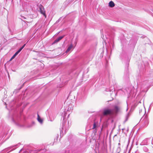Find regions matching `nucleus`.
Wrapping results in <instances>:
<instances>
[{"mask_svg":"<svg viewBox=\"0 0 153 153\" xmlns=\"http://www.w3.org/2000/svg\"><path fill=\"white\" fill-rule=\"evenodd\" d=\"M120 109V108L117 106H115L114 109L112 110L113 111H114L115 113H117L119 111Z\"/></svg>","mask_w":153,"mask_h":153,"instance_id":"nucleus-8","label":"nucleus"},{"mask_svg":"<svg viewBox=\"0 0 153 153\" xmlns=\"http://www.w3.org/2000/svg\"><path fill=\"white\" fill-rule=\"evenodd\" d=\"M72 150L68 148L64 151V153H72Z\"/></svg>","mask_w":153,"mask_h":153,"instance_id":"nucleus-11","label":"nucleus"},{"mask_svg":"<svg viewBox=\"0 0 153 153\" xmlns=\"http://www.w3.org/2000/svg\"><path fill=\"white\" fill-rule=\"evenodd\" d=\"M25 45V44H24L22 47L19 48V49L18 50V51L20 52L24 48Z\"/></svg>","mask_w":153,"mask_h":153,"instance_id":"nucleus-15","label":"nucleus"},{"mask_svg":"<svg viewBox=\"0 0 153 153\" xmlns=\"http://www.w3.org/2000/svg\"><path fill=\"white\" fill-rule=\"evenodd\" d=\"M12 121L14 122V123H16V121L14 120V118H12Z\"/></svg>","mask_w":153,"mask_h":153,"instance_id":"nucleus-19","label":"nucleus"},{"mask_svg":"<svg viewBox=\"0 0 153 153\" xmlns=\"http://www.w3.org/2000/svg\"><path fill=\"white\" fill-rule=\"evenodd\" d=\"M113 110L112 109L105 108L103 110V114L104 115H107L112 114Z\"/></svg>","mask_w":153,"mask_h":153,"instance_id":"nucleus-3","label":"nucleus"},{"mask_svg":"<svg viewBox=\"0 0 153 153\" xmlns=\"http://www.w3.org/2000/svg\"><path fill=\"white\" fill-rule=\"evenodd\" d=\"M15 57V56H14L13 55V56L11 57L10 59V61L11 60L14 59Z\"/></svg>","mask_w":153,"mask_h":153,"instance_id":"nucleus-17","label":"nucleus"},{"mask_svg":"<svg viewBox=\"0 0 153 153\" xmlns=\"http://www.w3.org/2000/svg\"><path fill=\"white\" fill-rule=\"evenodd\" d=\"M39 7L41 13L43 14L45 16V17L46 18V16L45 13V11L44 10V9L43 7L41 5H40L39 6Z\"/></svg>","mask_w":153,"mask_h":153,"instance_id":"nucleus-6","label":"nucleus"},{"mask_svg":"<svg viewBox=\"0 0 153 153\" xmlns=\"http://www.w3.org/2000/svg\"><path fill=\"white\" fill-rule=\"evenodd\" d=\"M73 45L72 44H71L69 46V47L67 49L66 51V53H67L69 51H70V50L72 49V48H73Z\"/></svg>","mask_w":153,"mask_h":153,"instance_id":"nucleus-9","label":"nucleus"},{"mask_svg":"<svg viewBox=\"0 0 153 153\" xmlns=\"http://www.w3.org/2000/svg\"><path fill=\"white\" fill-rule=\"evenodd\" d=\"M37 120H38V121L41 124L42 123L43 120L40 118V117L38 114V115H37Z\"/></svg>","mask_w":153,"mask_h":153,"instance_id":"nucleus-12","label":"nucleus"},{"mask_svg":"<svg viewBox=\"0 0 153 153\" xmlns=\"http://www.w3.org/2000/svg\"><path fill=\"white\" fill-rule=\"evenodd\" d=\"M70 114H68V117L69 116Z\"/></svg>","mask_w":153,"mask_h":153,"instance_id":"nucleus-23","label":"nucleus"},{"mask_svg":"<svg viewBox=\"0 0 153 153\" xmlns=\"http://www.w3.org/2000/svg\"><path fill=\"white\" fill-rule=\"evenodd\" d=\"M151 140L149 138H146L143 141L141 144L142 145H148Z\"/></svg>","mask_w":153,"mask_h":153,"instance_id":"nucleus-4","label":"nucleus"},{"mask_svg":"<svg viewBox=\"0 0 153 153\" xmlns=\"http://www.w3.org/2000/svg\"><path fill=\"white\" fill-rule=\"evenodd\" d=\"M4 103H5V104H6V102H5Z\"/></svg>","mask_w":153,"mask_h":153,"instance_id":"nucleus-26","label":"nucleus"},{"mask_svg":"<svg viewBox=\"0 0 153 153\" xmlns=\"http://www.w3.org/2000/svg\"><path fill=\"white\" fill-rule=\"evenodd\" d=\"M70 96H68V97H67V99H68Z\"/></svg>","mask_w":153,"mask_h":153,"instance_id":"nucleus-24","label":"nucleus"},{"mask_svg":"<svg viewBox=\"0 0 153 153\" xmlns=\"http://www.w3.org/2000/svg\"><path fill=\"white\" fill-rule=\"evenodd\" d=\"M64 36H61L59 37L58 38L56 39L55 41H54L53 43H57L60 40H61L64 37Z\"/></svg>","mask_w":153,"mask_h":153,"instance_id":"nucleus-7","label":"nucleus"},{"mask_svg":"<svg viewBox=\"0 0 153 153\" xmlns=\"http://www.w3.org/2000/svg\"><path fill=\"white\" fill-rule=\"evenodd\" d=\"M76 42H75V45H76Z\"/></svg>","mask_w":153,"mask_h":153,"instance_id":"nucleus-22","label":"nucleus"},{"mask_svg":"<svg viewBox=\"0 0 153 153\" xmlns=\"http://www.w3.org/2000/svg\"><path fill=\"white\" fill-rule=\"evenodd\" d=\"M96 127V123L94 122L93 124V129H94Z\"/></svg>","mask_w":153,"mask_h":153,"instance_id":"nucleus-16","label":"nucleus"},{"mask_svg":"<svg viewBox=\"0 0 153 153\" xmlns=\"http://www.w3.org/2000/svg\"><path fill=\"white\" fill-rule=\"evenodd\" d=\"M67 113L65 111L64 112V114L63 115V119L62 121V130L61 131V132H63V131L65 130V123L66 122V120H65V117Z\"/></svg>","mask_w":153,"mask_h":153,"instance_id":"nucleus-2","label":"nucleus"},{"mask_svg":"<svg viewBox=\"0 0 153 153\" xmlns=\"http://www.w3.org/2000/svg\"><path fill=\"white\" fill-rule=\"evenodd\" d=\"M109 6L110 7H112L115 6V4L113 1H111L109 2Z\"/></svg>","mask_w":153,"mask_h":153,"instance_id":"nucleus-10","label":"nucleus"},{"mask_svg":"<svg viewBox=\"0 0 153 153\" xmlns=\"http://www.w3.org/2000/svg\"><path fill=\"white\" fill-rule=\"evenodd\" d=\"M19 53V52L18 51H16L15 54L16 55H17Z\"/></svg>","mask_w":153,"mask_h":153,"instance_id":"nucleus-18","label":"nucleus"},{"mask_svg":"<svg viewBox=\"0 0 153 153\" xmlns=\"http://www.w3.org/2000/svg\"><path fill=\"white\" fill-rule=\"evenodd\" d=\"M15 57L17 55H16L15 53L13 55Z\"/></svg>","mask_w":153,"mask_h":153,"instance_id":"nucleus-21","label":"nucleus"},{"mask_svg":"<svg viewBox=\"0 0 153 153\" xmlns=\"http://www.w3.org/2000/svg\"><path fill=\"white\" fill-rule=\"evenodd\" d=\"M143 149L144 151L145 152H148L149 150L148 149L146 146L143 147Z\"/></svg>","mask_w":153,"mask_h":153,"instance_id":"nucleus-13","label":"nucleus"},{"mask_svg":"<svg viewBox=\"0 0 153 153\" xmlns=\"http://www.w3.org/2000/svg\"><path fill=\"white\" fill-rule=\"evenodd\" d=\"M141 127L144 128L146 127L149 123V119L148 116L147 114L144 115L141 118Z\"/></svg>","mask_w":153,"mask_h":153,"instance_id":"nucleus-1","label":"nucleus"},{"mask_svg":"<svg viewBox=\"0 0 153 153\" xmlns=\"http://www.w3.org/2000/svg\"><path fill=\"white\" fill-rule=\"evenodd\" d=\"M125 128H123L122 129V130H123V132L124 131V130H125Z\"/></svg>","mask_w":153,"mask_h":153,"instance_id":"nucleus-20","label":"nucleus"},{"mask_svg":"<svg viewBox=\"0 0 153 153\" xmlns=\"http://www.w3.org/2000/svg\"><path fill=\"white\" fill-rule=\"evenodd\" d=\"M137 153H138V152H137Z\"/></svg>","mask_w":153,"mask_h":153,"instance_id":"nucleus-27","label":"nucleus"},{"mask_svg":"<svg viewBox=\"0 0 153 153\" xmlns=\"http://www.w3.org/2000/svg\"><path fill=\"white\" fill-rule=\"evenodd\" d=\"M111 100H110V101H111ZM110 101V100H108V101Z\"/></svg>","mask_w":153,"mask_h":153,"instance_id":"nucleus-25","label":"nucleus"},{"mask_svg":"<svg viewBox=\"0 0 153 153\" xmlns=\"http://www.w3.org/2000/svg\"><path fill=\"white\" fill-rule=\"evenodd\" d=\"M19 145V144H17L16 145H14V146H10V147H8V148H7L5 150V151H9L8 152V153L9 152H11V151L14 150L15 149H16L15 147L16 146H18Z\"/></svg>","mask_w":153,"mask_h":153,"instance_id":"nucleus-5","label":"nucleus"},{"mask_svg":"<svg viewBox=\"0 0 153 153\" xmlns=\"http://www.w3.org/2000/svg\"><path fill=\"white\" fill-rule=\"evenodd\" d=\"M142 111L143 110L141 109V110H140V111H139V113H140V114H142V115H143V114H144V110L143 109V113L142 114Z\"/></svg>","mask_w":153,"mask_h":153,"instance_id":"nucleus-14","label":"nucleus"}]
</instances>
